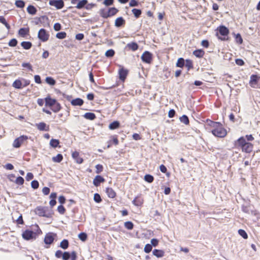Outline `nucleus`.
Instances as JSON below:
<instances>
[{"label":"nucleus","instance_id":"obj_1","mask_svg":"<svg viewBox=\"0 0 260 260\" xmlns=\"http://www.w3.org/2000/svg\"><path fill=\"white\" fill-rule=\"evenodd\" d=\"M254 138L252 135H246L241 136L234 142L235 148L240 149L242 152L246 153H250L252 152L254 145L251 141H253Z\"/></svg>","mask_w":260,"mask_h":260},{"label":"nucleus","instance_id":"obj_2","mask_svg":"<svg viewBox=\"0 0 260 260\" xmlns=\"http://www.w3.org/2000/svg\"><path fill=\"white\" fill-rule=\"evenodd\" d=\"M207 125L211 129V133L216 137L224 138L227 135L226 129L219 122L213 121L210 119L206 120Z\"/></svg>","mask_w":260,"mask_h":260},{"label":"nucleus","instance_id":"obj_3","mask_svg":"<svg viewBox=\"0 0 260 260\" xmlns=\"http://www.w3.org/2000/svg\"><path fill=\"white\" fill-rule=\"evenodd\" d=\"M45 106L49 107L54 113L59 112L61 108V105L55 100L48 95L45 98Z\"/></svg>","mask_w":260,"mask_h":260},{"label":"nucleus","instance_id":"obj_4","mask_svg":"<svg viewBox=\"0 0 260 260\" xmlns=\"http://www.w3.org/2000/svg\"><path fill=\"white\" fill-rule=\"evenodd\" d=\"M36 214L40 217H45L47 218L52 217L53 212L49 210L48 207L38 206L35 209Z\"/></svg>","mask_w":260,"mask_h":260},{"label":"nucleus","instance_id":"obj_5","mask_svg":"<svg viewBox=\"0 0 260 260\" xmlns=\"http://www.w3.org/2000/svg\"><path fill=\"white\" fill-rule=\"evenodd\" d=\"M118 10L115 7L109 8L108 10L106 9H101L100 10L99 14L103 18H108L115 15L118 12Z\"/></svg>","mask_w":260,"mask_h":260},{"label":"nucleus","instance_id":"obj_6","mask_svg":"<svg viewBox=\"0 0 260 260\" xmlns=\"http://www.w3.org/2000/svg\"><path fill=\"white\" fill-rule=\"evenodd\" d=\"M38 228L39 229L37 232H34L29 230H25L22 234V238L25 240H35L37 238L38 236L42 233L41 230L39 228V226L37 225Z\"/></svg>","mask_w":260,"mask_h":260},{"label":"nucleus","instance_id":"obj_7","mask_svg":"<svg viewBox=\"0 0 260 260\" xmlns=\"http://www.w3.org/2000/svg\"><path fill=\"white\" fill-rule=\"evenodd\" d=\"M217 30L218 31V33L222 36H223L222 38H220L218 37V34L217 33L216 36L218 37V38L222 41H225L228 40V38H226V37H228V35L229 34V29L223 25L219 26L217 28Z\"/></svg>","mask_w":260,"mask_h":260},{"label":"nucleus","instance_id":"obj_8","mask_svg":"<svg viewBox=\"0 0 260 260\" xmlns=\"http://www.w3.org/2000/svg\"><path fill=\"white\" fill-rule=\"evenodd\" d=\"M250 86L254 88H260V77L256 75H252L249 81Z\"/></svg>","mask_w":260,"mask_h":260},{"label":"nucleus","instance_id":"obj_9","mask_svg":"<svg viewBox=\"0 0 260 260\" xmlns=\"http://www.w3.org/2000/svg\"><path fill=\"white\" fill-rule=\"evenodd\" d=\"M49 34L46 29L41 28L38 32V37L41 41L44 42L49 40Z\"/></svg>","mask_w":260,"mask_h":260},{"label":"nucleus","instance_id":"obj_10","mask_svg":"<svg viewBox=\"0 0 260 260\" xmlns=\"http://www.w3.org/2000/svg\"><path fill=\"white\" fill-rule=\"evenodd\" d=\"M28 139L26 136L22 135L15 139L13 143V146L14 148H19L25 141Z\"/></svg>","mask_w":260,"mask_h":260},{"label":"nucleus","instance_id":"obj_11","mask_svg":"<svg viewBox=\"0 0 260 260\" xmlns=\"http://www.w3.org/2000/svg\"><path fill=\"white\" fill-rule=\"evenodd\" d=\"M142 60L146 63H151L152 61V54L150 52L145 51L141 56Z\"/></svg>","mask_w":260,"mask_h":260},{"label":"nucleus","instance_id":"obj_12","mask_svg":"<svg viewBox=\"0 0 260 260\" xmlns=\"http://www.w3.org/2000/svg\"><path fill=\"white\" fill-rule=\"evenodd\" d=\"M120 69L118 70V75L120 80L124 82L127 76L128 70L124 69L122 66H119Z\"/></svg>","mask_w":260,"mask_h":260},{"label":"nucleus","instance_id":"obj_13","mask_svg":"<svg viewBox=\"0 0 260 260\" xmlns=\"http://www.w3.org/2000/svg\"><path fill=\"white\" fill-rule=\"evenodd\" d=\"M54 240V237L53 233H49L45 235L44 241L46 244L50 245L53 242Z\"/></svg>","mask_w":260,"mask_h":260},{"label":"nucleus","instance_id":"obj_14","mask_svg":"<svg viewBox=\"0 0 260 260\" xmlns=\"http://www.w3.org/2000/svg\"><path fill=\"white\" fill-rule=\"evenodd\" d=\"M104 182H105V178L101 175H96L93 180V184L96 187L99 186L101 183Z\"/></svg>","mask_w":260,"mask_h":260},{"label":"nucleus","instance_id":"obj_15","mask_svg":"<svg viewBox=\"0 0 260 260\" xmlns=\"http://www.w3.org/2000/svg\"><path fill=\"white\" fill-rule=\"evenodd\" d=\"M49 4L51 6H55L58 9H60L64 6V3L62 0L51 1Z\"/></svg>","mask_w":260,"mask_h":260},{"label":"nucleus","instance_id":"obj_16","mask_svg":"<svg viewBox=\"0 0 260 260\" xmlns=\"http://www.w3.org/2000/svg\"><path fill=\"white\" fill-rule=\"evenodd\" d=\"M132 202L136 206H141L143 204L144 199L141 194H140L136 197Z\"/></svg>","mask_w":260,"mask_h":260},{"label":"nucleus","instance_id":"obj_17","mask_svg":"<svg viewBox=\"0 0 260 260\" xmlns=\"http://www.w3.org/2000/svg\"><path fill=\"white\" fill-rule=\"evenodd\" d=\"M36 126L41 131H49L50 127L49 125H47L45 122H41L36 124Z\"/></svg>","mask_w":260,"mask_h":260},{"label":"nucleus","instance_id":"obj_18","mask_svg":"<svg viewBox=\"0 0 260 260\" xmlns=\"http://www.w3.org/2000/svg\"><path fill=\"white\" fill-rule=\"evenodd\" d=\"M139 46L136 42H131L128 43L125 46V48L128 50L135 51L138 49Z\"/></svg>","mask_w":260,"mask_h":260},{"label":"nucleus","instance_id":"obj_19","mask_svg":"<svg viewBox=\"0 0 260 260\" xmlns=\"http://www.w3.org/2000/svg\"><path fill=\"white\" fill-rule=\"evenodd\" d=\"M111 140L108 142V148H110L113 144L117 145L119 144V141L118 139L117 136L114 135L111 137Z\"/></svg>","mask_w":260,"mask_h":260},{"label":"nucleus","instance_id":"obj_20","mask_svg":"<svg viewBox=\"0 0 260 260\" xmlns=\"http://www.w3.org/2000/svg\"><path fill=\"white\" fill-rule=\"evenodd\" d=\"M72 156L77 164H81L83 162V159L80 156L79 153L78 152H73L72 154Z\"/></svg>","mask_w":260,"mask_h":260},{"label":"nucleus","instance_id":"obj_21","mask_svg":"<svg viewBox=\"0 0 260 260\" xmlns=\"http://www.w3.org/2000/svg\"><path fill=\"white\" fill-rule=\"evenodd\" d=\"M125 24V20L122 17H118L115 21V26L119 27L124 26Z\"/></svg>","mask_w":260,"mask_h":260},{"label":"nucleus","instance_id":"obj_22","mask_svg":"<svg viewBox=\"0 0 260 260\" xmlns=\"http://www.w3.org/2000/svg\"><path fill=\"white\" fill-rule=\"evenodd\" d=\"M106 192L108 197L110 198L113 199L116 196V192L111 187H107L106 188Z\"/></svg>","mask_w":260,"mask_h":260},{"label":"nucleus","instance_id":"obj_23","mask_svg":"<svg viewBox=\"0 0 260 260\" xmlns=\"http://www.w3.org/2000/svg\"><path fill=\"white\" fill-rule=\"evenodd\" d=\"M29 33V27L21 28L18 31V35L21 37H25Z\"/></svg>","mask_w":260,"mask_h":260},{"label":"nucleus","instance_id":"obj_24","mask_svg":"<svg viewBox=\"0 0 260 260\" xmlns=\"http://www.w3.org/2000/svg\"><path fill=\"white\" fill-rule=\"evenodd\" d=\"M153 254L158 258L162 257L165 255V252L162 250L155 249L153 250Z\"/></svg>","mask_w":260,"mask_h":260},{"label":"nucleus","instance_id":"obj_25","mask_svg":"<svg viewBox=\"0 0 260 260\" xmlns=\"http://www.w3.org/2000/svg\"><path fill=\"white\" fill-rule=\"evenodd\" d=\"M71 103L73 106H81L83 104L84 101L82 99L80 98H76L75 99L73 100Z\"/></svg>","mask_w":260,"mask_h":260},{"label":"nucleus","instance_id":"obj_26","mask_svg":"<svg viewBox=\"0 0 260 260\" xmlns=\"http://www.w3.org/2000/svg\"><path fill=\"white\" fill-rule=\"evenodd\" d=\"M193 54L198 58H202L205 55V51L202 49H197L193 52Z\"/></svg>","mask_w":260,"mask_h":260},{"label":"nucleus","instance_id":"obj_27","mask_svg":"<svg viewBox=\"0 0 260 260\" xmlns=\"http://www.w3.org/2000/svg\"><path fill=\"white\" fill-rule=\"evenodd\" d=\"M59 143V141L58 139H52L50 141V145L53 148H56L57 147L60 148Z\"/></svg>","mask_w":260,"mask_h":260},{"label":"nucleus","instance_id":"obj_28","mask_svg":"<svg viewBox=\"0 0 260 260\" xmlns=\"http://www.w3.org/2000/svg\"><path fill=\"white\" fill-rule=\"evenodd\" d=\"M12 86L16 89H21L23 88L22 82L18 79L14 81V82L13 83Z\"/></svg>","mask_w":260,"mask_h":260},{"label":"nucleus","instance_id":"obj_29","mask_svg":"<svg viewBox=\"0 0 260 260\" xmlns=\"http://www.w3.org/2000/svg\"><path fill=\"white\" fill-rule=\"evenodd\" d=\"M83 116L85 119L90 120H94L96 118L95 114L91 112L86 113Z\"/></svg>","mask_w":260,"mask_h":260},{"label":"nucleus","instance_id":"obj_30","mask_svg":"<svg viewBox=\"0 0 260 260\" xmlns=\"http://www.w3.org/2000/svg\"><path fill=\"white\" fill-rule=\"evenodd\" d=\"M21 45L23 47V49L28 50V49H29L31 47L32 44L30 42L23 41L21 43Z\"/></svg>","mask_w":260,"mask_h":260},{"label":"nucleus","instance_id":"obj_31","mask_svg":"<svg viewBox=\"0 0 260 260\" xmlns=\"http://www.w3.org/2000/svg\"><path fill=\"white\" fill-rule=\"evenodd\" d=\"M120 126V123L118 121H114L111 123L109 125V128L110 129H115L119 128Z\"/></svg>","mask_w":260,"mask_h":260},{"label":"nucleus","instance_id":"obj_32","mask_svg":"<svg viewBox=\"0 0 260 260\" xmlns=\"http://www.w3.org/2000/svg\"><path fill=\"white\" fill-rule=\"evenodd\" d=\"M69 243L68 240L64 239L60 243V247L63 249H66L68 248Z\"/></svg>","mask_w":260,"mask_h":260},{"label":"nucleus","instance_id":"obj_33","mask_svg":"<svg viewBox=\"0 0 260 260\" xmlns=\"http://www.w3.org/2000/svg\"><path fill=\"white\" fill-rule=\"evenodd\" d=\"M179 119L181 122L184 123L186 125H188L189 124V119L188 117L185 115H183L181 116Z\"/></svg>","mask_w":260,"mask_h":260},{"label":"nucleus","instance_id":"obj_34","mask_svg":"<svg viewBox=\"0 0 260 260\" xmlns=\"http://www.w3.org/2000/svg\"><path fill=\"white\" fill-rule=\"evenodd\" d=\"M52 159L55 162H60L63 159V156L61 154H58L56 156L53 157Z\"/></svg>","mask_w":260,"mask_h":260},{"label":"nucleus","instance_id":"obj_35","mask_svg":"<svg viewBox=\"0 0 260 260\" xmlns=\"http://www.w3.org/2000/svg\"><path fill=\"white\" fill-rule=\"evenodd\" d=\"M27 12L29 14L34 15L37 12L36 8L31 5L29 6L27 8Z\"/></svg>","mask_w":260,"mask_h":260},{"label":"nucleus","instance_id":"obj_36","mask_svg":"<svg viewBox=\"0 0 260 260\" xmlns=\"http://www.w3.org/2000/svg\"><path fill=\"white\" fill-rule=\"evenodd\" d=\"M45 81L47 84L50 85H54L56 83L55 80L51 77H46Z\"/></svg>","mask_w":260,"mask_h":260},{"label":"nucleus","instance_id":"obj_37","mask_svg":"<svg viewBox=\"0 0 260 260\" xmlns=\"http://www.w3.org/2000/svg\"><path fill=\"white\" fill-rule=\"evenodd\" d=\"M235 42L236 43L238 44H242L243 43V39L240 34H237V35H235Z\"/></svg>","mask_w":260,"mask_h":260},{"label":"nucleus","instance_id":"obj_38","mask_svg":"<svg viewBox=\"0 0 260 260\" xmlns=\"http://www.w3.org/2000/svg\"><path fill=\"white\" fill-rule=\"evenodd\" d=\"M124 225V227L128 230H131L134 228V224L132 221L125 222Z\"/></svg>","mask_w":260,"mask_h":260},{"label":"nucleus","instance_id":"obj_39","mask_svg":"<svg viewBox=\"0 0 260 260\" xmlns=\"http://www.w3.org/2000/svg\"><path fill=\"white\" fill-rule=\"evenodd\" d=\"M144 180L148 183H152L154 180V177L149 174H147L144 176Z\"/></svg>","mask_w":260,"mask_h":260},{"label":"nucleus","instance_id":"obj_40","mask_svg":"<svg viewBox=\"0 0 260 260\" xmlns=\"http://www.w3.org/2000/svg\"><path fill=\"white\" fill-rule=\"evenodd\" d=\"M87 3V0L80 1L77 4L76 8L79 9H81V8H83Z\"/></svg>","mask_w":260,"mask_h":260},{"label":"nucleus","instance_id":"obj_41","mask_svg":"<svg viewBox=\"0 0 260 260\" xmlns=\"http://www.w3.org/2000/svg\"><path fill=\"white\" fill-rule=\"evenodd\" d=\"M132 11L136 18H139L142 13L141 10L140 9H133Z\"/></svg>","mask_w":260,"mask_h":260},{"label":"nucleus","instance_id":"obj_42","mask_svg":"<svg viewBox=\"0 0 260 260\" xmlns=\"http://www.w3.org/2000/svg\"><path fill=\"white\" fill-rule=\"evenodd\" d=\"M238 234L242 237L244 239H247L248 238V235L246 232L242 229H240L238 230Z\"/></svg>","mask_w":260,"mask_h":260},{"label":"nucleus","instance_id":"obj_43","mask_svg":"<svg viewBox=\"0 0 260 260\" xmlns=\"http://www.w3.org/2000/svg\"><path fill=\"white\" fill-rule=\"evenodd\" d=\"M184 66V60L183 58H179L176 63V66L179 68H182Z\"/></svg>","mask_w":260,"mask_h":260},{"label":"nucleus","instance_id":"obj_44","mask_svg":"<svg viewBox=\"0 0 260 260\" xmlns=\"http://www.w3.org/2000/svg\"><path fill=\"white\" fill-rule=\"evenodd\" d=\"M95 173L96 174H100L103 171L104 167L102 165L98 164L95 166Z\"/></svg>","mask_w":260,"mask_h":260},{"label":"nucleus","instance_id":"obj_45","mask_svg":"<svg viewBox=\"0 0 260 260\" xmlns=\"http://www.w3.org/2000/svg\"><path fill=\"white\" fill-rule=\"evenodd\" d=\"M152 249V245L150 244H147L144 247V251L145 253H149V252H150L151 251Z\"/></svg>","mask_w":260,"mask_h":260},{"label":"nucleus","instance_id":"obj_46","mask_svg":"<svg viewBox=\"0 0 260 260\" xmlns=\"http://www.w3.org/2000/svg\"><path fill=\"white\" fill-rule=\"evenodd\" d=\"M56 37L58 39H63L67 37V34L64 31L59 32L56 34Z\"/></svg>","mask_w":260,"mask_h":260},{"label":"nucleus","instance_id":"obj_47","mask_svg":"<svg viewBox=\"0 0 260 260\" xmlns=\"http://www.w3.org/2000/svg\"><path fill=\"white\" fill-rule=\"evenodd\" d=\"M115 54V51L113 49H109L105 53V55L108 57H112Z\"/></svg>","mask_w":260,"mask_h":260},{"label":"nucleus","instance_id":"obj_48","mask_svg":"<svg viewBox=\"0 0 260 260\" xmlns=\"http://www.w3.org/2000/svg\"><path fill=\"white\" fill-rule=\"evenodd\" d=\"M93 200L96 203H100L102 202L101 197L100 195L98 193H96L94 194Z\"/></svg>","mask_w":260,"mask_h":260},{"label":"nucleus","instance_id":"obj_49","mask_svg":"<svg viewBox=\"0 0 260 260\" xmlns=\"http://www.w3.org/2000/svg\"><path fill=\"white\" fill-rule=\"evenodd\" d=\"M185 66L187 68L188 70H190V69H192L193 63L192 60L189 59L186 60Z\"/></svg>","mask_w":260,"mask_h":260},{"label":"nucleus","instance_id":"obj_50","mask_svg":"<svg viewBox=\"0 0 260 260\" xmlns=\"http://www.w3.org/2000/svg\"><path fill=\"white\" fill-rule=\"evenodd\" d=\"M24 179L22 177H20V176L18 177L15 180V183L17 184L20 185H23L24 183Z\"/></svg>","mask_w":260,"mask_h":260},{"label":"nucleus","instance_id":"obj_51","mask_svg":"<svg viewBox=\"0 0 260 260\" xmlns=\"http://www.w3.org/2000/svg\"><path fill=\"white\" fill-rule=\"evenodd\" d=\"M18 41L16 39H12L9 41L8 45L10 47H15Z\"/></svg>","mask_w":260,"mask_h":260},{"label":"nucleus","instance_id":"obj_52","mask_svg":"<svg viewBox=\"0 0 260 260\" xmlns=\"http://www.w3.org/2000/svg\"><path fill=\"white\" fill-rule=\"evenodd\" d=\"M57 210L60 214H64L66 211L65 208L62 205L58 206Z\"/></svg>","mask_w":260,"mask_h":260},{"label":"nucleus","instance_id":"obj_53","mask_svg":"<svg viewBox=\"0 0 260 260\" xmlns=\"http://www.w3.org/2000/svg\"><path fill=\"white\" fill-rule=\"evenodd\" d=\"M16 6L18 8H23L24 7L25 4L24 2L21 0L16 1L15 2Z\"/></svg>","mask_w":260,"mask_h":260},{"label":"nucleus","instance_id":"obj_54","mask_svg":"<svg viewBox=\"0 0 260 260\" xmlns=\"http://www.w3.org/2000/svg\"><path fill=\"white\" fill-rule=\"evenodd\" d=\"M62 258L63 260H69L70 258V253L67 251L63 252Z\"/></svg>","mask_w":260,"mask_h":260},{"label":"nucleus","instance_id":"obj_55","mask_svg":"<svg viewBox=\"0 0 260 260\" xmlns=\"http://www.w3.org/2000/svg\"><path fill=\"white\" fill-rule=\"evenodd\" d=\"M78 237L82 241H85L87 239V235L85 233H81Z\"/></svg>","mask_w":260,"mask_h":260},{"label":"nucleus","instance_id":"obj_56","mask_svg":"<svg viewBox=\"0 0 260 260\" xmlns=\"http://www.w3.org/2000/svg\"><path fill=\"white\" fill-rule=\"evenodd\" d=\"M31 186L32 188L34 189H37L39 187V184L38 181L37 180H33L31 182Z\"/></svg>","mask_w":260,"mask_h":260},{"label":"nucleus","instance_id":"obj_57","mask_svg":"<svg viewBox=\"0 0 260 260\" xmlns=\"http://www.w3.org/2000/svg\"><path fill=\"white\" fill-rule=\"evenodd\" d=\"M71 260H76L77 258V252L75 251H73L70 253Z\"/></svg>","mask_w":260,"mask_h":260},{"label":"nucleus","instance_id":"obj_58","mask_svg":"<svg viewBox=\"0 0 260 260\" xmlns=\"http://www.w3.org/2000/svg\"><path fill=\"white\" fill-rule=\"evenodd\" d=\"M114 3V0H104L103 4L106 6H109L112 5Z\"/></svg>","mask_w":260,"mask_h":260},{"label":"nucleus","instance_id":"obj_59","mask_svg":"<svg viewBox=\"0 0 260 260\" xmlns=\"http://www.w3.org/2000/svg\"><path fill=\"white\" fill-rule=\"evenodd\" d=\"M84 35L83 34L79 33L76 35L75 38L77 40H82L84 39Z\"/></svg>","mask_w":260,"mask_h":260},{"label":"nucleus","instance_id":"obj_60","mask_svg":"<svg viewBox=\"0 0 260 260\" xmlns=\"http://www.w3.org/2000/svg\"><path fill=\"white\" fill-rule=\"evenodd\" d=\"M50 188L48 187H44L42 189V192L44 195H48L50 192Z\"/></svg>","mask_w":260,"mask_h":260},{"label":"nucleus","instance_id":"obj_61","mask_svg":"<svg viewBox=\"0 0 260 260\" xmlns=\"http://www.w3.org/2000/svg\"><path fill=\"white\" fill-rule=\"evenodd\" d=\"M151 245L153 246H156L158 244V240L157 239H152L151 240Z\"/></svg>","mask_w":260,"mask_h":260},{"label":"nucleus","instance_id":"obj_62","mask_svg":"<svg viewBox=\"0 0 260 260\" xmlns=\"http://www.w3.org/2000/svg\"><path fill=\"white\" fill-rule=\"evenodd\" d=\"M34 79L36 83L38 84H41L42 83L41 77L39 75H35Z\"/></svg>","mask_w":260,"mask_h":260},{"label":"nucleus","instance_id":"obj_63","mask_svg":"<svg viewBox=\"0 0 260 260\" xmlns=\"http://www.w3.org/2000/svg\"><path fill=\"white\" fill-rule=\"evenodd\" d=\"M22 66L24 68H27L30 71H32V66L29 63H23Z\"/></svg>","mask_w":260,"mask_h":260},{"label":"nucleus","instance_id":"obj_64","mask_svg":"<svg viewBox=\"0 0 260 260\" xmlns=\"http://www.w3.org/2000/svg\"><path fill=\"white\" fill-rule=\"evenodd\" d=\"M175 111L174 109H171L168 113V116L170 118H173L175 115Z\"/></svg>","mask_w":260,"mask_h":260}]
</instances>
